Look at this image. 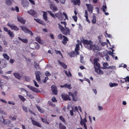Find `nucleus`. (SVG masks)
<instances>
[{"label": "nucleus", "instance_id": "f257e3e1", "mask_svg": "<svg viewBox=\"0 0 129 129\" xmlns=\"http://www.w3.org/2000/svg\"><path fill=\"white\" fill-rule=\"evenodd\" d=\"M83 42L85 46L89 49L93 50H98L99 49L98 46L96 45L93 44L92 42L90 40H84Z\"/></svg>", "mask_w": 129, "mask_h": 129}, {"label": "nucleus", "instance_id": "f03ea898", "mask_svg": "<svg viewBox=\"0 0 129 129\" xmlns=\"http://www.w3.org/2000/svg\"><path fill=\"white\" fill-rule=\"evenodd\" d=\"M99 60L97 58H95L94 61V67L95 69V71L98 74H102L103 73V71L100 69V64L98 62Z\"/></svg>", "mask_w": 129, "mask_h": 129}, {"label": "nucleus", "instance_id": "7ed1b4c3", "mask_svg": "<svg viewBox=\"0 0 129 129\" xmlns=\"http://www.w3.org/2000/svg\"><path fill=\"white\" fill-rule=\"evenodd\" d=\"M58 24L59 27L63 34L66 35L67 34L70 35V31L69 28L67 27L66 26L64 28L60 23H58Z\"/></svg>", "mask_w": 129, "mask_h": 129}, {"label": "nucleus", "instance_id": "20e7f679", "mask_svg": "<svg viewBox=\"0 0 129 129\" xmlns=\"http://www.w3.org/2000/svg\"><path fill=\"white\" fill-rule=\"evenodd\" d=\"M70 96H71L72 97L73 101L76 102L79 100V98L77 96V92L76 91H74L73 93L72 92H70L68 93Z\"/></svg>", "mask_w": 129, "mask_h": 129}, {"label": "nucleus", "instance_id": "39448f33", "mask_svg": "<svg viewBox=\"0 0 129 129\" xmlns=\"http://www.w3.org/2000/svg\"><path fill=\"white\" fill-rule=\"evenodd\" d=\"M0 68L3 69L5 68L7 64L6 60L3 59H0Z\"/></svg>", "mask_w": 129, "mask_h": 129}, {"label": "nucleus", "instance_id": "423d86ee", "mask_svg": "<svg viewBox=\"0 0 129 129\" xmlns=\"http://www.w3.org/2000/svg\"><path fill=\"white\" fill-rule=\"evenodd\" d=\"M21 28L26 33H28L31 35H33V34L32 32L30 31L29 29L25 26H20Z\"/></svg>", "mask_w": 129, "mask_h": 129}, {"label": "nucleus", "instance_id": "0eeeda50", "mask_svg": "<svg viewBox=\"0 0 129 129\" xmlns=\"http://www.w3.org/2000/svg\"><path fill=\"white\" fill-rule=\"evenodd\" d=\"M61 97L63 100L64 101H67L68 100L69 101L71 100V99L70 98L69 95L65 93H62L61 94Z\"/></svg>", "mask_w": 129, "mask_h": 129}, {"label": "nucleus", "instance_id": "6e6552de", "mask_svg": "<svg viewBox=\"0 0 129 129\" xmlns=\"http://www.w3.org/2000/svg\"><path fill=\"white\" fill-rule=\"evenodd\" d=\"M7 25L12 29L15 30H18L19 29V28L14 24L9 23H8Z\"/></svg>", "mask_w": 129, "mask_h": 129}, {"label": "nucleus", "instance_id": "1a4fd4ad", "mask_svg": "<svg viewBox=\"0 0 129 129\" xmlns=\"http://www.w3.org/2000/svg\"><path fill=\"white\" fill-rule=\"evenodd\" d=\"M0 121L4 124H10L11 121L9 119H4L3 117L0 118Z\"/></svg>", "mask_w": 129, "mask_h": 129}, {"label": "nucleus", "instance_id": "9d476101", "mask_svg": "<svg viewBox=\"0 0 129 129\" xmlns=\"http://www.w3.org/2000/svg\"><path fill=\"white\" fill-rule=\"evenodd\" d=\"M81 121H80V124L82 126L84 125V127L85 129H87V127L86 125V122L87 121L85 118H84L83 119H82L81 117Z\"/></svg>", "mask_w": 129, "mask_h": 129}, {"label": "nucleus", "instance_id": "9b49d317", "mask_svg": "<svg viewBox=\"0 0 129 129\" xmlns=\"http://www.w3.org/2000/svg\"><path fill=\"white\" fill-rule=\"evenodd\" d=\"M27 87L30 90L35 92H38L39 91L38 89L31 86L27 85Z\"/></svg>", "mask_w": 129, "mask_h": 129}, {"label": "nucleus", "instance_id": "f8f14e48", "mask_svg": "<svg viewBox=\"0 0 129 129\" xmlns=\"http://www.w3.org/2000/svg\"><path fill=\"white\" fill-rule=\"evenodd\" d=\"M86 5L87 7V9L88 11L91 13H92L93 9V6L88 4H86Z\"/></svg>", "mask_w": 129, "mask_h": 129}, {"label": "nucleus", "instance_id": "ddd939ff", "mask_svg": "<svg viewBox=\"0 0 129 129\" xmlns=\"http://www.w3.org/2000/svg\"><path fill=\"white\" fill-rule=\"evenodd\" d=\"M27 12L33 16L34 17H37L36 13L34 10H31L30 11H28Z\"/></svg>", "mask_w": 129, "mask_h": 129}, {"label": "nucleus", "instance_id": "4468645a", "mask_svg": "<svg viewBox=\"0 0 129 129\" xmlns=\"http://www.w3.org/2000/svg\"><path fill=\"white\" fill-rule=\"evenodd\" d=\"M51 89L53 93L55 95L57 94L56 87L54 85H53L51 87Z\"/></svg>", "mask_w": 129, "mask_h": 129}, {"label": "nucleus", "instance_id": "2eb2a0df", "mask_svg": "<svg viewBox=\"0 0 129 129\" xmlns=\"http://www.w3.org/2000/svg\"><path fill=\"white\" fill-rule=\"evenodd\" d=\"M18 20L20 22L23 23L25 24V21L24 19L23 18L20 16H18L17 17Z\"/></svg>", "mask_w": 129, "mask_h": 129}, {"label": "nucleus", "instance_id": "dca6fc26", "mask_svg": "<svg viewBox=\"0 0 129 129\" xmlns=\"http://www.w3.org/2000/svg\"><path fill=\"white\" fill-rule=\"evenodd\" d=\"M32 123L34 125L37 126L39 127H41V124L38 122L34 120H32Z\"/></svg>", "mask_w": 129, "mask_h": 129}, {"label": "nucleus", "instance_id": "f3484780", "mask_svg": "<svg viewBox=\"0 0 129 129\" xmlns=\"http://www.w3.org/2000/svg\"><path fill=\"white\" fill-rule=\"evenodd\" d=\"M50 7L51 9L53 10V12H56L58 10V9L57 7L54 5L51 4L50 5Z\"/></svg>", "mask_w": 129, "mask_h": 129}, {"label": "nucleus", "instance_id": "a211bd4d", "mask_svg": "<svg viewBox=\"0 0 129 129\" xmlns=\"http://www.w3.org/2000/svg\"><path fill=\"white\" fill-rule=\"evenodd\" d=\"M21 4L24 7H25L28 6V3L26 1H22L21 2Z\"/></svg>", "mask_w": 129, "mask_h": 129}, {"label": "nucleus", "instance_id": "6ab92c4d", "mask_svg": "<svg viewBox=\"0 0 129 129\" xmlns=\"http://www.w3.org/2000/svg\"><path fill=\"white\" fill-rule=\"evenodd\" d=\"M35 39L40 44H43L44 42L42 40H41L39 37L37 36L36 37Z\"/></svg>", "mask_w": 129, "mask_h": 129}, {"label": "nucleus", "instance_id": "aec40b11", "mask_svg": "<svg viewBox=\"0 0 129 129\" xmlns=\"http://www.w3.org/2000/svg\"><path fill=\"white\" fill-rule=\"evenodd\" d=\"M55 15L58 19L60 20H61V13L60 11H59Z\"/></svg>", "mask_w": 129, "mask_h": 129}, {"label": "nucleus", "instance_id": "412c9836", "mask_svg": "<svg viewBox=\"0 0 129 129\" xmlns=\"http://www.w3.org/2000/svg\"><path fill=\"white\" fill-rule=\"evenodd\" d=\"M71 2L75 5H78L79 6L80 4V0H72Z\"/></svg>", "mask_w": 129, "mask_h": 129}, {"label": "nucleus", "instance_id": "4be33fe9", "mask_svg": "<svg viewBox=\"0 0 129 129\" xmlns=\"http://www.w3.org/2000/svg\"><path fill=\"white\" fill-rule=\"evenodd\" d=\"M63 38L62 43L63 44L65 45L67 43V41H68V38L65 36H63Z\"/></svg>", "mask_w": 129, "mask_h": 129}, {"label": "nucleus", "instance_id": "5701e85b", "mask_svg": "<svg viewBox=\"0 0 129 129\" xmlns=\"http://www.w3.org/2000/svg\"><path fill=\"white\" fill-rule=\"evenodd\" d=\"M14 75L15 77L18 79H20L21 77V76L20 74L18 73H14Z\"/></svg>", "mask_w": 129, "mask_h": 129}, {"label": "nucleus", "instance_id": "b1692460", "mask_svg": "<svg viewBox=\"0 0 129 129\" xmlns=\"http://www.w3.org/2000/svg\"><path fill=\"white\" fill-rule=\"evenodd\" d=\"M7 33L10 38H12L14 37V33L13 32L11 31L10 30Z\"/></svg>", "mask_w": 129, "mask_h": 129}, {"label": "nucleus", "instance_id": "393cba45", "mask_svg": "<svg viewBox=\"0 0 129 129\" xmlns=\"http://www.w3.org/2000/svg\"><path fill=\"white\" fill-rule=\"evenodd\" d=\"M43 17L45 21H46L47 20V13L43 11Z\"/></svg>", "mask_w": 129, "mask_h": 129}, {"label": "nucleus", "instance_id": "a878e982", "mask_svg": "<svg viewBox=\"0 0 129 129\" xmlns=\"http://www.w3.org/2000/svg\"><path fill=\"white\" fill-rule=\"evenodd\" d=\"M108 64L106 62H103V69H107L108 67L107 66H108Z\"/></svg>", "mask_w": 129, "mask_h": 129}, {"label": "nucleus", "instance_id": "bb28decb", "mask_svg": "<svg viewBox=\"0 0 129 129\" xmlns=\"http://www.w3.org/2000/svg\"><path fill=\"white\" fill-rule=\"evenodd\" d=\"M58 62L63 67L64 69H66L67 68V66L64 63L61 62L60 60L58 61Z\"/></svg>", "mask_w": 129, "mask_h": 129}, {"label": "nucleus", "instance_id": "cd10ccee", "mask_svg": "<svg viewBox=\"0 0 129 129\" xmlns=\"http://www.w3.org/2000/svg\"><path fill=\"white\" fill-rule=\"evenodd\" d=\"M18 39L24 43H27L28 42V40L26 39H22L20 37H18Z\"/></svg>", "mask_w": 129, "mask_h": 129}, {"label": "nucleus", "instance_id": "c85d7f7f", "mask_svg": "<svg viewBox=\"0 0 129 129\" xmlns=\"http://www.w3.org/2000/svg\"><path fill=\"white\" fill-rule=\"evenodd\" d=\"M3 55L4 58L8 60L9 59L10 57L7 54L5 53H3Z\"/></svg>", "mask_w": 129, "mask_h": 129}, {"label": "nucleus", "instance_id": "c756f323", "mask_svg": "<svg viewBox=\"0 0 129 129\" xmlns=\"http://www.w3.org/2000/svg\"><path fill=\"white\" fill-rule=\"evenodd\" d=\"M98 109L99 111H102L103 110V107L101 106L100 104L99 103L98 104Z\"/></svg>", "mask_w": 129, "mask_h": 129}, {"label": "nucleus", "instance_id": "7c9ffc66", "mask_svg": "<svg viewBox=\"0 0 129 129\" xmlns=\"http://www.w3.org/2000/svg\"><path fill=\"white\" fill-rule=\"evenodd\" d=\"M6 3L8 5L10 6L12 4V2L11 0H6Z\"/></svg>", "mask_w": 129, "mask_h": 129}, {"label": "nucleus", "instance_id": "2f4dec72", "mask_svg": "<svg viewBox=\"0 0 129 129\" xmlns=\"http://www.w3.org/2000/svg\"><path fill=\"white\" fill-rule=\"evenodd\" d=\"M109 85L111 87H112L117 86L118 85V84L115 83H112L111 82H110L109 83Z\"/></svg>", "mask_w": 129, "mask_h": 129}, {"label": "nucleus", "instance_id": "473e14b6", "mask_svg": "<svg viewBox=\"0 0 129 129\" xmlns=\"http://www.w3.org/2000/svg\"><path fill=\"white\" fill-rule=\"evenodd\" d=\"M36 107L39 111L41 113H43L44 112V110L42 109L39 106H36Z\"/></svg>", "mask_w": 129, "mask_h": 129}, {"label": "nucleus", "instance_id": "72a5a7b5", "mask_svg": "<svg viewBox=\"0 0 129 129\" xmlns=\"http://www.w3.org/2000/svg\"><path fill=\"white\" fill-rule=\"evenodd\" d=\"M64 73H65V74L68 77H71L72 76V75L71 73L69 71V74H68V73L65 70H64Z\"/></svg>", "mask_w": 129, "mask_h": 129}, {"label": "nucleus", "instance_id": "f704fd0d", "mask_svg": "<svg viewBox=\"0 0 129 129\" xmlns=\"http://www.w3.org/2000/svg\"><path fill=\"white\" fill-rule=\"evenodd\" d=\"M59 128L60 129H66V127L64 125L61 123H60L59 124Z\"/></svg>", "mask_w": 129, "mask_h": 129}, {"label": "nucleus", "instance_id": "c9c22d12", "mask_svg": "<svg viewBox=\"0 0 129 129\" xmlns=\"http://www.w3.org/2000/svg\"><path fill=\"white\" fill-rule=\"evenodd\" d=\"M102 9L103 12H105L107 10V6L106 5H103L102 6Z\"/></svg>", "mask_w": 129, "mask_h": 129}, {"label": "nucleus", "instance_id": "e433bc0d", "mask_svg": "<svg viewBox=\"0 0 129 129\" xmlns=\"http://www.w3.org/2000/svg\"><path fill=\"white\" fill-rule=\"evenodd\" d=\"M34 64L35 68H36L37 70H39L40 69L39 67V65L37 64V63L36 62H34Z\"/></svg>", "mask_w": 129, "mask_h": 129}, {"label": "nucleus", "instance_id": "4c0bfd02", "mask_svg": "<svg viewBox=\"0 0 129 129\" xmlns=\"http://www.w3.org/2000/svg\"><path fill=\"white\" fill-rule=\"evenodd\" d=\"M0 113L2 114V117H3V116H7L6 114L4 111H3L1 110H0Z\"/></svg>", "mask_w": 129, "mask_h": 129}, {"label": "nucleus", "instance_id": "58836bf2", "mask_svg": "<svg viewBox=\"0 0 129 129\" xmlns=\"http://www.w3.org/2000/svg\"><path fill=\"white\" fill-rule=\"evenodd\" d=\"M93 19H92L91 22L93 23L94 24L96 22V16L94 15H93Z\"/></svg>", "mask_w": 129, "mask_h": 129}, {"label": "nucleus", "instance_id": "ea45409f", "mask_svg": "<svg viewBox=\"0 0 129 129\" xmlns=\"http://www.w3.org/2000/svg\"><path fill=\"white\" fill-rule=\"evenodd\" d=\"M80 45L82 46V45L81 43L80 44H77L76 45V47L75 48V51H77L79 50V45Z\"/></svg>", "mask_w": 129, "mask_h": 129}, {"label": "nucleus", "instance_id": "a19ab883", "mask_svg": "<svg viewBox=\"0 0 129 129\" xmlns=\"http://www.w3.org/2000/svg\"><path fill=\"white\" fill-rule=\"evenodd\" d=\"M41 119L42 121L44 122L46 124H49V123L48 122L46 119H44L42 118H41Z\"/></svg>", "mask_w": 129, "mask_h": 129}, {"label": "nucleus", "instance_id": "79ce46f5", "mask_svg": "<svg viewBox=\"0 0 129 129\" xmlns=\"http://www.w3.org/2000/svg\"><path fill=\"white\" fill-rule=\"evenodd\" d=\"M47 12L51 16L53 17L54 18H55V15L54 14L52 13L51 12V11H47Z\"/></svg>", "mask_w": 129, "mask_h": 129}, {"label": "nucleus", "instance_id": "37998d69", "mask_svg": "<svg viewBox=\"0 0 129 129\" xmlns=\"http://www.w3.org/2000/svg\"><path fill=\"white\" fill-rule=\"evenodd\" d=\"M19 97L20 99L23 102L26 99L23 96L19 95Z\"/></svg>", "mask_w": 129, "mask_h": 129}, {"label": "nucleus", "instance_id": "c03bdc74", "mask_svg": "<svg viewBox=\"0 0 129 129\" xmlns=\"http://www.w3.org/2000/svg\"><path fill=\"white\" fill-rule=\"evenodd\" d=\"M107 69H111L113 70L116 69V67H115V66H112L108 67Z\"/></svg>", "mask_w": 129, "mask_h": 129}, {"label": "nucleus", "instance_id": "a18cd8bd", "mask_svg": "<svg viewBox=\"0 0 129 129\" xmlns=\"http://www.w3.org/2000/svg\"><path fill=\"white\" fill-rule=\"evenodd\" d=\"M71 57H74L75 56L74 52H71L69 53Z\"/></svg>", "mask_w": 129, "mask_h": 129}, {"label": "nucleus", "instance_id": "49530a36", "mask_svg": "<svg viewBox=\"0 0 129 129\" xmlns=\"http://www.w3.org/2000/svg\"><path fill=\"white\" fill-rule=\"evenodd\" d=\"M66 85L65 86V88H68L69 89H71L72 88V87H71V84L69 85H68L67 84H65Z\"/></svg>", "mask_w": 129, "mask_h": 129}, {"label": "nucleus", "instance_id": "de8ad7c7", "mask_svg": "<svg viewBox=\"0 0 129 129\" xmlns=\"http://www.w3.org/2000/svg\"><path fill=\"white\" fill-rule=\"evenodd\" d=\"M64 36L62 35L61 34H60L58 35L57 36L58 39L59 40H61L62 39V38H63V36Z\"/></svg>", "mask_w": 129, "mask_h": 129}, {"label": "nucleus", "instance_id": "09e8293b", "mask_svg": "<svg viewBox=\"0 0 129 129\" xmlns=\"http://www.w3.org/2000/svg\"><path fill=\"white\" fill-rule=\"evenodd\" d=\"M105 57L107 61H109L110 60V58L109 56L107 54H106L105 55Z\"/></svg>", "mask_w": 129, "mask_h": 129}, {"label": "nucleus", "instance_id": "8fccbe9b", "mask_svg": "<svg viewBox=\"0 0 129 129\" xmlns=\"http://www.w3.org/2000/svg\"><path fill=\"white\" fill-rule=\"evenodd\" d=\"M25 80L27 82H29L30 81V78L29 77L27 76L25 77Z\"/></svg>", "mask_w": 129, "mask_h": 129}, {"label": "nucleus", "instance_id": "3c124183", "mask_svg": "<svg viewBox=\"0 0 129 129\" xmlns=\"http://www.w3.org/2000/svg\"><path fill=\"white\" fill-rule=\"evenodd\" d=\"M60 119L64 123L65 122V120L64 118L62 116H60L59 117Z\"/></svg>", "mask_w": 129, "mask_h": 129}, {"label": "nucleus", "instance_id": "603ef678", "mask_svg": "<svg viewBox=\"0 0 129 129\" xmlns=\"http://www.w3.org/2000/svg\"><path fill=\"white\" fill-rule=\"evenodd\" d=\"M37 80L38 82L40 81V76H36Z\"/></svg>", "mask_w": 129, "mask_h": 129}, {"label": "nucleus", "instance_id": "864d4df0", "mask_svg": "<svg viewBox=\"0 0 129 129\" xmlns=\"http://www.w3.org/2000/svg\"><path fill=\"white\" fill-rule=\"evenodd\" d=\"M123 79L125 80V81L126 82L127 81L129 82V77L127 76L126 78H124Z\"/></svg>", "mask_w": 129, "mask_h": 129}, {"label": "nucleus", "instance_id": "5fc2aeb1", "mask_svg": "<svg viewBox=\"0 0 129 129\" xmlns=\"http://www.w3.org/2000/svg\"><path fill=\"white\" fill-rule=\"evenodd\" d=\"M83 57L82 55H80V62L82 63H84V61H83Z\"/></svg>", "mask_w": 129, "mask_h": 129}, {"label": "nucleus", "instance_id": "6e6d98bb", "mask_svg": "<svg viewBox=\"0 0 129 129\" xmlns=\"http://www.w3.org/2000/svg\"><path fill=\"white\" fill-rule=\"evenodd\" d=\"M36 43L37 44V45L35 46V48L38 49H39L40 47V45L37 42Z\"/></svg>", "mask_w": 129, "mask_h": 129}, {"label": "nucleus", "instance_id": "4d7b16f0", "mask_svg": "<svg viewBox=\"0 0 129 129\" xmlns=\"http://www.w3.org/2000/svg\"><path fill=\"white\" fill-rule=\"evenodd\" d=\"M22 108L23 110L26 112H27V107L25 106H22Z\"/></svg>", "mask_w": 129, "mask_h": 129}, {"label": "nucleus", "instance_id": "13d9d810", "mask_svg": "<svg viewBox=\"0 0 129 129\" xmlns=\"http://www.w3.org/2000/svg\"><path fill=\"white\" fill-rule=\"evenodd\" d=\"M72 18L75 22H77V16H72Z\"/></svg>", "mask_w": 129, "mask_h": 129}, {"label": "nucleus", "instance_id": "bf43d9fd", "mask_svg": "<svg viewBox=\"0 0 129 129\" xmlns=\"http://www.w3.org/2000/svg\"><path fill=\"white\" fill-rule=\"evenodd\" d=\"M45 75L46 76H51L50 73L48 71L46 72L45 73Z\"/></svg>", "mask_w": 129, "mask_h": 129}, {"label": "nucleus", "instance_id": "052dcab7", "mask_svg": "<svg viewBox=\"0 0 129 129\" xmlns=\"http://www.w3.org/2000/svg\"><path fill=\"white\" fill-rule=\"evenodd\" d=\"M40 72L37 71L35 72L36 76H40Z\"/></svg>", "mask_w": 129, "mask_h": 129}, {"label": "nucleus", "instance_id": "680f3d73", "mask_svg": "<svg viewBox=\"0 0 129 129\" xmlns=\"http://www.w3.org/2000/svg\"><path fill=\"white\" fill-rule=\"evenodd\" d=\"M34 85L37 87H39V85L37 84V82L35 80H34Z\"/></svg>", "mask_w": 129, "mask_h": 129}, {"label": "nucleus", "instance_id": "e2e57ef3", "mask_svg": "<svg viewBox=\"0 0 129 129\" xmlns=\"http://www.w3.org/2000/svg\"><path fill=\"white\" fill-rule=\"evenodd\" d=\"M38 23L43 25H44L45 24V23L41 19L40 20V21H39V22Z\"/></svg>", "mask_w": 129, "mask_h": 129}, {"label": "nucleus", "instance_id": "0e129e2a", "mask_svg": "<svg viewBox=\"0 0 129 129\" xmlns=\"http://www.w3.org/2000/svg\"><path fill=\"white\" fill-rule=\"evenodd\" d=\"M63 14L64 15V16L65 17V18L68 20V18L67 16V15L66 13L65 12L63 13Z\"/></svg>", "mask_w": 129, "mask_h": 129}, {"label": "nucleus", "instance_id": "69168bd1", "mask_svg": "<svg viewBox=\"0 0 129 129\" xmlns=\"http://www.w3.org/2000/svg\"><path fill=\"white\" fill-rule=\"evenodd\" d=\"M52 100L53 102H56L57 101V100L54 97H53L52 98Z\"/></svg>", "mask_w": 129, "mask_h": 129}, {"label": "nucleus", "instance_id": "338daca9", "mask_svg": "<svg viewBox=\"0 0 129 129\" xmlns=\"http://www.w3.org/2000/svg\"><path fill=\"white\" fill-rule=\"evenodd\" d=\"M55 52H56V54H59L60 55H61V56H62V55L61 53V52L60 51H57L56 50H55Z\"/></svg>", "mask_w": 129, "mask_h": 129}, {"label": "nucleus", "instance_id": "774afa93", "mask_svg": "<svg viewBox=\"0 0 129 129\" xmlns=\"http://www.w3.org/2000/svg\"><path fill=\"white\" fill-rule=\"evenodd\" d=\"M8 103L9 104H12L13 105H15V103L14 102L9 101L8 102Z\"/></svg>", "mask_w": 129, "mask_h": 129}]
</instances>
